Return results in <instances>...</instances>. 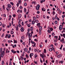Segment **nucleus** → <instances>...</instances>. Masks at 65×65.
I'll return each instance as SVG.
<instances>
[{
  "label": "nucleus",
  "instance_id": "nucleus-1",
  "mask_svg": "<svg viewBox=\"0 0 65 65\" xmlns=\"http://www.w3.org/2000/svg\"><path fill=\"white\" fill-rule=\"evenodd\" d=\"M42 28L41 26H40L39 27V34L40 35L41 34V30H42Z\"/></svg>",
  "mask_w": 65,
  "mask_h": 65
},
{
  "label": "nucleus",
  "instance_id": "nucleus-2",
  "mask_svg": "<svg viewBox=\"0 0 65 65\" xmlns=\"http://www.w3.org/2000/svg\"><path fill=\"white\" fill-rule=\"evenodd\" d=\"M11 35H10V34H6L5 36V38H11Z\"/></svg>",
  "mask_w": 65,
  "mask_h": 65
},
{
  "label": "nucleus",
  "instance_id": "nucleus-3",
  "mask_svg": "<svg viewBox=\"0 0 65 65\" xmlns=\"http://www.w3.org/2000/svg\"><path fill=\"white\" fill-rule=\"evenodd\" d=\"M40 7V5L39 4H38L36 7V9L37 10H38L39 9V7Z\"/></svg>",
  "mask_w": 65,
  "mask_h": 65
},
{
  "label": "nucleus",
  "instance_id": "nucleus-4",
  "mask_svg": "<svg viewBox=\"0 0 65 65\" xmlns=\"http://www.w3.org/2000/svg\"><path fill=\"white\" fill-rule=\"evenodd\" d=\"M27 35L29 36L28 37L29 38H30L32 37V34H31L29 33L28 32H27Z\"/></svg>",
  "mask_w": 65,
  "mask_h": 65
},
{
  "label": "nucleus",
  "instance_id": "nucleus-5",
  "mask_svg": "<svg viewBox=\"0 0 65 65\" xmlns=\"http://www.w3.org/2000/svg\"><path fill=\"white\" fill-rule=\"evenodd\" d=\"M62 29V25H61L59 27V30H61Z\"/></svg>",
  "mask_w": 65,
  "mask_h": 65
},
{
  "label": "nucleus",
  "instance_id": "nucleus-6",
  "mask_svg": "<svg viewBox=\"0 0 65 65\" xmlns=\"http://www.w3.org/2000/svg\"><path fill=\"white\" fill-rule=\"evenodd\" d=\"M11 52L12 53H13V54L17 53V52H16V51H14L13 50H11Z\"/></svg>",
  "mask_w": 65,
  "mask_h": 65
},
{
  "label": "nucleus",
  "instance_id": "nucleus-7",
  "mask_svg": "<svg viewBox=\"0 0 65 65\" xmlns=\"http://www.w3.org/2000/svg\"><path fill=\"white\" fill-rule=\"evenodd\" d=\"M10 51L8 50V49H7L6 50V53H10Z\"/></svg>",
  "mask_w": 65,
  "mask_h": 65
},
{
  "label": "nucleus",
  "instance_id": "nucleus-8",
  "mask_svg": "<svg viewBox=\"0 0 65 65\" xmlns=\"http://www.w3.org/2000/svg\"><path fill=\"white\" fill-rule=\"evenodd\" d=\"M19 17L18 18V20H19L21 18V17H22V15L21 14H19Z\"/></svg>",
  "mask_w": 65,
  "mask_h": 65
},
{
  "label": "nucleus",
  "instance_id": "nucleus-9",
  "mask_svg": "<svg viewBox=\"0 0 65 65\" xmlns=\"http://www.w3.org/2000/svg\"><path fill=\"white\" fill-rule=\"evenodd\" d=\"M7 6L9 8H11V5L10 4H7Z\"/></svg>",
  "mask_w": 65,
  "mask_h": 65
},
{
  "label": "nucleus",
  "instance_id": "nucleus-10",
  "mask_svg": "<svg viewBox=\"0 0 65 65\" xmlns=\"http://www.w3.org/2000/svg\"><path fill=\"white\" fill-rule=\"evenodd\" d=\"M54 50V48L53 47H52L51 48H50L49 50V51H53V50Z\"/></svg>",
  "mask_w": 65,
  "mask_h": 65
},
{
  "label": "nucleus",
  "instance_id": "nucleus-11",
  "mask_svg": "<svg viewBox=\"0 0 65 65\" xmlns=\"http://www.w3.org/2000/svg\"><path fill=\"white\" fill-rule=\"evenodd\" d=\"M21 31L22 32H23L24 31V28L23 27H22L21 29Z\"/></svg>",
  "mask_w": 65,
  "mask_h": 65
},
{
  "label": "nucleus",
  "instance_id": "nucleus-12",
  "mask_svg": "<svg viewBox=\"0 0 65 65\" xmlns=\"http://www.w3.org/2000/svg\"><path fill=\"white\" fill-rule=\"evenodd\" d=\"M31 43H32L33 44H34V45H36V43H35V42H33L32 41H31Z\"/></svg>",
  "mask_w": 65,
  "mask_h": 65
},
{
  "label": "nucleus",
  "instance_id": "nucleus-13",
  "mask_svg": "<svg viewBox=\"0 0 65 65\" xmlns=\"http://www.w3.org/2000/svg\"><path fill=\"white\" fill-rule=\"evenodd\" d=\"M6 10L8 11H9L10 10V8L7 7L6 8Z\"/></svg>",
  "mask_w": 65,
  "mask_h": 65
},
{
  "label": "nucleus",
  "instance_id": "nucleus-14",
  "mask_svg": "<svg viewBox=\"0 0 65 65\" xmlns=\"http://www.w3.org/2000/svg\"><path fill=\"white\" fill-rule=\"evenodd\" d=\"M33 56V53H31V54H30L29 55V56L30 58H31L32 56Z\"/></svg>",
  "mask_w": 65,
  "mask_h": 65
},
{
  "label": "nucleus",
  "instance_id": "nucleus-15",
  "mask_svg": "<svg viewBox=\"0 0 65 65\" xmlns=\"http://www.w3.org/2000/svg\"><path fill=\"white\" fill-rule=\"evenodd\" d=\"M30 31H33V29L34 28L33 27H30Z\"/></svg>",
  "mask_w": 65,
  "mask_h": 65
},
{
  "label": "nucleus",
  "instance_id": "nucleus-16",
  "mask_svg": "<svg viewBox=\"0 0 65 65\" xmlns=\"http://www.w3.org/2000/svg\"><path fill=\"white\" fill-rule=\"evenodd\" d=\"M54 37L55 38H56V41H58V40L57 39L58 38V37L57 36H54Z\"/></svg>",
  "mask_w": 65,
  "mask_h": 65
},
{
  "label": "nucleus",
  "instance_id": "nucleus-17",
  "mask_svg": "<svg viewBox=\"0 0 65 65\" xmlns=\"http://www.w3.org/2000/svg\"><path fill=\"white\" fill-rule=\"evenodd\" d=\"M18 3L19 4H21V3L22 2V1L20 0V1H18Z\"/></svg>",
  "mask_w": 65,
  "mask_h": 65
},
{
  "label": "nucleus",
  "instance_id": "nucleus-18",
  "mask_svg": "<svg viewBox=\"0 0 65 65\" xmlns=\"http://www.w3.org/2000/svg\"><path fill=\"white\" fill-rule=\"evenodd\" d=\"M14 19L13 18H12V21L11 22V23L12 24V25H13V20H14Z\"/></svg>",
  "mask_w": 65,
  "mask_h": 65
},
{
  "label": "nucleus",
  "instance_id": "nucleus-19",
  "mask_svg": "<svg viewBox=\"0 0 65 65\" xmlns=\"http://www.w3.org/2000/svg\"><path fill=\"white\" fill-rule=\"evenodd\" d=\"M34 21L36 23H38L39 22L38 20L37 19L34 20Z\"/></svg>",
  "mask_w": 65,
  "mask_h": 65
},
{
  "label": "nucleus",
  "instance_id": "nucleus-20",
  "mask_svg": "<svg viewBox=\"0 0 65 65\" xmlns=\"http://www.w3.org/2000/svg\"><path fill=\"white\" fill-rule=\"evenodd\" d=\"M61 55H62L61 54L57 56V57L58 58H59L61 56Z\"/></svg>",
  "mask_w": 65,
  "mask_h": 65
},
{
  "label": "nucleus",
  "instance_id": "nucleus-21",
  "mask_svg": "<svg viewBox=\"0 0 65 65\" xmlns=\"http://www.w3.org/2000/svg\"><path fill=\"white\" fill-rule=\"evenodd\" d=\"M37 26L38 27H39L40 26V23H38L37 24Z\"/></svg>",
  "mask_w": 65,
  "mask_h": 65
},
{
  "label": "nucleus",
  "instance_id": "nucleus-22",
  "mask_svg": "<svg viewBox=\"0 0 65 65\" xmlns=\"http://www.w3.org/2000/svg\"><path fill=\"white\" fill-rule=\"evenodd\" d=\"M57 14H56L55 17V19H58V17H57Z\"/></svg>",
  "mask_w": 65,
  "mask_h": 65
},
{
  "label": "nucleus",
  "instance_id": "nucleus-23",
  "mask_svg": "<svg viewBox=\"0 0 65 65\" xmlns=\"http://www.w3.org/2000/svg\"><path fill=\"white\" fill-rule=\"evenodd\" d=\"M10 33L11 34L13 35L14 34V32L12 30H11L10 31Z\"/></svg>",
  "mask_w": 65,
  "mask_h": 65
},
{
  "label": "nucleus",
  "instance_id": "nucleus-24",
  "mask_svg": "<svg viewBox=\"0 0 65 65\" xmlns=\"http://www.w3.org/2000/svg\"><path fill=\"white\" fill-rule=\"evenodd\" d=\"M13 41H14V43H17L18 42H17V40H14V39L13 40Z\"/></svg>",
  "mask_w": 65,
  "mask_h": 65
},
{
  "label": "nucleus",
  "instance_id": "nucleus-25",
  "mask_svg": "<svg viewBox=\"0 0 65 65\" xmlns=\"http://www.w3.org/2000/svg\"><path fill=\"white\" fill-rule=\"evenodd\" d=\"M27 50H28V49L27 48H25L24 49V51L25 52H27Z\"/></svg>",
  "mask_w": 65,
  "mask_h": 65
},
{
  "label": "nucleus",
  "instance_id": "nucleus-26",
  "mask_svg": "<svg viewBox=\"0 0 65 65\" xmlns=\"http://www.w3.org/2000/svg\"><path fill=\"white\" fill-rule=\"evenodd\" d=\"M63 62L64 61H59V63H61V64H62Z\"/></svg>",
  "mask_w": 65,
  "mask_h": 65
},
{
  "label": "nucleus",
  "instance_id": "nucleus-27",
  "mask_svg": "<svg viewBox=\"0 0 65 65\" xmlns=\"http://www.w3.org/2000/svg\"><path fill=\"white\" fill-rule=\"evenodd\" d=\"M42 11H45L46 10L45 9L42 8Z\"/></svg>",
  "mask_w": 65,
  "mask_h": 65
},
{
  "label": "nucleus",
  "instance_id": "nucleus-28",
  "mask_svg": "<svg viewBox=\"0 0 65 65\" xmlns=\"http://www.w3.org/2000/svg\"><path fill=\"white\" fill-rule=\"evenodd\" d=\"M5 24H3L2 25V27L3 28H5Z\"/></svg>",
  "mask_w": 65,
  "mask_h": 65
},
{
  "label": "nucleus",
  "instance_id": "nucleus-29",
  "mask_svg": "<svg viewBox=\"0 0 65 65\" xmlns=\"http://www.w3.org/2000/svg\"><path fill=\"white\" fill-rule=\"evenodd\" d=\"M24 10L25 13H26V12H27V9L25 8L24 9Z\"/></svg>",
  "mask_w": 65,
  "mask_h": 65
},
{
  "label": "nucleus",
  "instance_id": "nucleus-30",
  "mask_svg": "<svg viewBox=\"0 0 65 65\" xmlns=\"http://www.w3.org/2000/svg\"><path fill=\"white\" fill-rule=\"evenodd\" d=\"M10 4H11L12 6H13L14 5V3L12 2H11L10 3Z\"/></svg>",
  "mask_w": 65,
  "mask_h": 65
},
{
  "label": "nucleus",
  "instance_id": "nucleus-31",
  "mask_svg": "<svg viewBox=\"0 0 65 65\" xmlns=\"http://www.w3.org/2000/svg\"><path fill=\"white\" fill-rule=\"evenodd\" d=\"M50 30L51 31H53V29L51 27L50 28Z\"/></svg>",
  "mask_w": 65,
  "mask_h": 65
},
{
  "label": "nucleus",
  "instance_id": "nucleus-32",
  "mask_svg": "<svg viewBox=\"0 0 65 65\" xmlns=\"http://www.w3.org/2000/svg\"><path fill=\"white\" fill-rule=\"evenodd\" d=\"M32 24L33 25L34 24H35V22L33 21H32Z\"/></svg>",
  "mask_w": 65,
  "mask_h": 65
},
{
  "label": "nucleus",
  "instance_id": "nucleus-33",
  "mask_svg": "<svg viewBox=\"0 0 65 65\" xmlns=\"http://www.w3.org/2000/svg\"><path fill=\"white\" fill-rule=\"evenodd\" d=\"M47 31L48 32L49 34L51 32V31L49 30H48Z\"/></svg>",
  "mask_w": 65,
  "mask_h": 65
},
{
  "label": "nucleus",
  "instance_id": "nucleus-34",
  "mask_svg": "<svg viewBox=\"0 0 65 65\" xmlns=\"http://www.w3.org/2000/svg\"><path fill=\"white\" fill-rule=\"evenodd\" d=\"M2 50H3V48H1L0 49V51L1 53H2Z\"/></svg>",
  "mask_w": 65,
  "mask_h": 65
},
{
  "label": "nucleus",
  "instance_id": "nucleus-35",
  "mask_svg": "<svg viewBox=\"0 0 65 65\" xmlns=\"http://www.w3.org/2000/svg\"><path fill=\"white\" fill-rule=\"evenodd\" d=\"M37 57V55L36 54H35L34 57L35 58H36V57Z\"/></svg>",
  "mask_w": 65,
  "mask_h": 65
},
{
  "label": "nucleus",
  "instance_id": "nucleus-36",
  "mask_svg": "<svg viewBox=\"0 0 65 65\" xmlns=\"http://www.w3.org/2000/svg\"><path fill=\"white\" fill-rule=\"evenodd\" d=\"M1 57H2V58L3 57V54H2V53H1Z\"/></svg>",
  "mask_w": 65,
  "mask_h": 65
},
{
  "label": "nucleus",
  "instance_id": "nucleus-37",
  "mask_svg": "<svg viewBox=\"0 0 65 65\" xmlns=\"http://www.w3.org/2000/svg\"><path fill=\"white\" fill-rule=\"evenodd\" d=\"M62 35H63V36L64 38H65V34H63Z\"/></svg>",
  "mask_w": 65,
  "mask_h": 65
},
{
  "label": "nucleus",
  "instance_id": "nucleus-38",
  "mask_svg": "<svg viewBox=\"0 0 65 65\" xmlns=\"http://www.w3.org/2000/svg\"><path fill=\"white\" fill-rule=\"evenodd\" d=\"M9 65H12V62L11 61H10L9 62Z\"/></svg>",
  "mask_w": 65,
  "mask_h": 65
},
{
  "label": "nucleus",
  "instance_id": "nucleus-39",
  "mask_svg": "<svg viewBox=\"0 0 65 65\" xmlns=\"http://www.w3.org/2000/svg\"><path fill=\"white\" fill-rule=\"evenodd\" d=\"M12 9L13 10H15V7H14L13 6L12 7Z\"/></svg>",
  "mask_w": 65,
  "mask_h": 65
},
{
  "label": "nucleus",
  "instance_id": "nucleus-40",
  "mask_svg": "<svg viewBox=\"0 0 65 65\" xmlns=\"http://www.w3.org/2000/svg\"><path fill=\"white\" fill-rule=\"evenodd\" d=\"M18 29L19 28H18V27L17 26V27L16 28V30L17 31H18Z\"/></svg>",
  "mask_w": 65,
  "mask_h": 65
},
{
  "label": "nucleus",
  "instance_id": "nucleus-41",
  "mask_svg": "<svg viewBox=\"0 0 65 65\" xmlns=\"http://www.w3.org/2000/svg\"><path fill=\"white\" fill-rule=\"evenodd\" d=\"M52 35L53 36H54L55 35L54 33V32H53L52 34Z\"/></svg>",
  "mask_w": 65,
  "mask_h": 65
},
{
  "label": "nucleus",
  "instance_id": "nucleus-42",
  "mask_svg": "<svg viewBox=\"0 0 65 65\" xmlns=\"http://www.w3.org/2000/svg\"><path fill=\"white\" fill-rule=\"evenodd\" d=\"M36 17L37 18H39V16L38 15H37Z\"/></svg>",
  "mask_w": 65,
  "mask_h": 65
},
{
  "label": "nucleus",
  "instance_id": "nucleus-43",
  "mask_svg": "<svg viewBox=\"0 0 65 65\" xmlns=\"http://www.w3.org/2000/svg\"><path fill=\"white\" fill-rule=\"evenodd\" d=\"M24 24H25L24 23V22H22V25L23 26L24 25Z\"/></svg>",
  "mask_w": 65,
  "mask_h": 65
},
{
  "label": "nucleus",
  "instance_id": "nucleus-44",
  "mask_svg": "<svg viewBox=\"0 0 65 65\" xmlns=\"http://www.w3.org/2000/svg\"><path fill=\"white\" fill-rule=\"evenodd\" d=\"M2 64L3 65L4 64V61H2Z\"/></svg>",
  "mask_w": 65,
  "mask_h": 65
},
{
  "label": "nucleus",
  "instance_id": "nucleus-45",
  "mask_svg": "<svg viewBox=\"0 0 65 65\" xmlns=\"http://www.w3.org/2000/svg\"><path fill=\"white\" fill-rule=\"evenodd\" d=\"M62 46H63V45H61V46L60 47V50H61Z\"/></svg>",
  "mask_w": 65,
  "mask_h": 65
},
{
  "label": "nucleus",
  "instance_id": "nucleus-46",
  "mask_svg": "<svg viewBox=\"0 0 65 65\" xmlns=\"http://www.w3.org/2000/svg\"><path fill=\"white\" fill-rule=\"evenodd\" d=\"M3 16L5 17H6V15L5 14H4L3 15Z\"/></svg>",
  "mask_w": 65,
  "mask_h": 65
},
{
  "label": "nucleus",
  "instance_id": "nucleus-47",
  "mask_svg": "<svg viewBox=\"0 0 65 65\" xmlns=\"http://www.w3.org/2000/svg\"><path fill=\"white\" fill-rule=\"evenodd\" d=\"M55 12L54 11H53V15H54L55 14Z\"/></svg>",
  "mask_w": 65,
  "mask_h": 65
},
{
  "label": "nucleus",
  "instance_id": "nucleus-48",
  "mask_svg": "<svg viewBox=\"0 0 65 65\" xmlns=\"http://www.w3.org/2000/svg\"><path fill=\"white\" fill-rule=\"evenodd\" d=\"M58 63V60H56V63L57 64Z\"/></svg>",
  "mask_w": 65,
  "mask_h": 65
},
{
  "label": "nucleus",
  "instance_id": "nucleus-49",
  "mask_svg": "<svg viewBox=\"0 0 65 65\" xmlns=\"http://www.w3.org/2000/svg\"><path fill=\"white\" fill-rule=\"evenodd\" d=\"M33 19L34 20H36V19H37L35 17H33Z\"/></svg>",
  "mask_w": 65,
  "mask_h": 65
},
{
  "label": "nucleus",
  "instance_id": "nucleus-50",
  "mask_svg": "<svg viewBox=\"0 0 65 65\" xmlns=\"http://www.w3.org/2000/svg\"><path fill=\"white\" fill-rule=\"evenodd\" d=\"M57 21H55V24H57Z\"/></svg>",
  "mask_w": 65,
  "mask_h": 65
},
{
  "label": "nucleus",
  "instance_id": "nucleus-51",
  "mask_svg": "<svg viewBox=\"0 0 65 65\" xmlns=\"http://www.w3.org/2000/svg\"><path fill=\"white\" fill-rule=\"evenodd\" d=\"M26 58L29 57V56H28V54H27L26 55Z\"/></svg>",
  "mask_w": 65,
  "mask_h": 65
},
{
  "label": "nucleus",
  "instance_id": "nucleus-52",
  "mask_svg": "<svg viewBox=\"0 0 65 65\" xmlns=\"http://www.w3.org/2000/svg\"><path fill=\"white\" fill-rule=\"evenodd\" d=\"M57 10V11H59L60 10V9L58 8Z\"/></svg>",
  "mask_w": 65,
  "mask_h": 65
},
{
  "label": "nucleus",
  "instance_id": "nucleus-53",
  "mask_svg": "<svg viewBox=\"0 0 65 65\" xmlns=\"http://www.w3.org/2000/svg\"><path fill=\"white\" fill-rule=\"evenodd\" d=\"M59 11V13L60 14H61V10H60Z\"/></svg>",
  "mask_w": 65,
  "mask_h": 65
},
{
  "label": "nucleus",
  "instance_id": "nucleus-54",
  "mask_svg": "<svg viewBox=\"0 0 65 65\" xmlns=\"http://www.w3.org/2000/svg\"><path fill=\"white\" fill-rule=\"evenodd\" d=\"M24 6H27V3H25L24 4Z\"/></svg>",
  "mask_w": 65,
  "mask_h": 65
},
{
  "label": "nucleus",
  "instance_id": "nucleus-55",
  "mask_svg": "<svg viewBox=\"0 0 65 65\" xmlns=\"http://www.w3.org/2000/svg\"><path fill=\"white\" fill-rule=\"evenodd\" d=\"M21 39L22 40L24 39V37H21Z\"/></svg>",
  "mask_w": 65,
  "mask_h": 65
},
{
  "label": "nucleus",
  "instance_id": "nucleus-56",
  "mask_svg": "<svg viewBox=\"0 0 65 65\" xmlns=\"http://www.w3.org/2000/svg\"><path fill=\"white\" fill-rule=\"evenodd\" d=\"M5 6L4 5H3V9H5Z\"/></svg>",
  "mask_w": 65,
  "mask_h": 65
},
{
  "label": "nucleus",
  "instance_id": "nucleus-57",
  "mask_svg": "<svg viewBox=\"0 0 65 65\" xmlns=\"http://www.w3.org/2000/svg\"><path fill=\"white\" fill-rule=\"evenodd\" d=\"M34 51L35 52H36L37 51L38 52V51H37V49H35L34 50Z\"/></svg>",
  "mask_w": 65,
  "mask_h": 65
},
{
  "label": "nucleus",
  "instance_id": "nucleus-58",
  "mask_svg": "<svg viewBox=\"0 0 65 65\" xmlns=\"http://www.w3.org/2000/svg\"><path fill=\"white\" fill-rule=\"evenodd\" d=\"M40 13V12L39 11H37V14H39Z\"/></svg>",
  "mask_w": 65,
  "mask_h": 65
},
{
  "label": "nucleus",
  "instance_id": "nucleus-59",
  "mask_svg": "<svg viewBox=\"0 0 65 65\" xmlns=\"http://www.w3.org/2000/svg\"><path fill=\"white\" fill-rule=\"evenodd\" d=\"M13 17H15V14H13Z\"/></svg>",
  "mask_w": 65,
  "mask_h": 65
},
{
  "label": "nucleus",
  "instance_id": "nucleus-60",
  "mask_svg": "<svg viewBox=\"0 0 65 65\" xmlns=\"http://www.w3.org/2000/svg\"><path fill=\"white\" fill-rule=\"evenodd\" d=\"M43 18H44V19H45V18L46 17L45 15H43Z\"/></svg>",
  "mask_w": 65,
  "mask_h": 65
},
{
  "label": "nucleus",
  "instance_id": "nucleus-61",
  "mask_svg": "<svg viewBox=\"0 0 65 65\" xmlns=\"http://www.w3.org/2000/svg\"><path fill=\"white\" fill-rule=\"evenodd\" d=\"M40 61L41 62V63H42L43 62L41 60V58L40 59Z\"/></svg>",
  "mask_w": 65,
  "mask_h": 65
},
{
  "label": "nucleus",
  "instance_id": "nucleus-62",
  "mask_svg": "<svg viewBox=\"0 0 65 65\" xmlns=\"http://www.w3.org/2000/svg\"><path fill=\"white\" fill-rule=\"evenodd\" d=\"M64 38H62V41H64Z\"/></svg>",
  "mask_w": 65,
  "mask_h": 65
},
{
  "label": "nucleus",
  "instance_id": "nucleus-63",
  "mask_svg": "<svg viewBox=\"0 0 65 65\" xmlns=\"http://www.w3.org/2000/svg\"><path fill=\"white\" fill-rule=\"evenodd\" d=\"M45 42L46 43L47 42V40H45Z\"/></svg>",
  "mask_w": 65,
  "mask_h": 65
},
{
  "label": "nucleus",
  "instance_id": "nucleus-64",
  "mask_svg": "<svg viewBox=\"0 0 65 65\" xmlns=\"http://www.w3.org/2000/svg\"><path fill=\"white\" fill-rule=\"evenodd\" d=\"M24 45H25V42H23L22 43Z\"/></svg>",
  "mask_w": 65,
  "mask_h": 65
}]
</instances>
